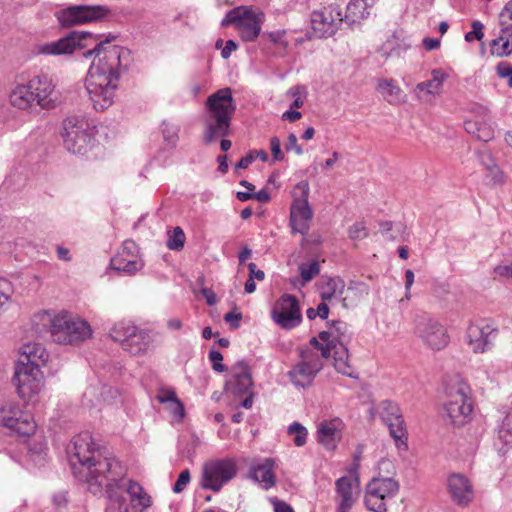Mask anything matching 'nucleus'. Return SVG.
I'll list each match as a JSON object with an SVG mask.
<instances>
[{"mask_svg": "<svg viewBox=\"0 0 512 512\" xmlns=\"http://www.w3.org/2000/svg\"><path fill=\"white\" fill-rule=\"evenodd\" d=\"M271 317L283 329L290 330L302 322L299 302L294 295L284 294L275 303Z\"/></svg>", "mask_w": 512, "mask_h": 512, "instance_id": "obj_19", "label": "nucleus"}, {"mask_svg": "<svg viewBox=\"0 0 512 512\" xmlns=\"http://www.w3.org/2000/svg\"><path fill=\"white\" fill-rule=\"evenodd\" d=\"M235 111L236 103L231 88L219 89L208 96L202 133L205 145L231 135V121Z\"/></svg>", "mask_w": 512, "mask_h": 512, "instance_id": "obj_3", "label": "nucleus"}, {"mask_svg": "<svg viewBox=\"0 0 512 512\" xmlns=\"http://www.w3.org/2000/svg\"><path fill=\"white\" fill-rule=\"evenodd\" d=\"M348 236L351 240H362L368 236V229L364 222L354 223L348 230Z\"/></svg>", "mask_w": 512, "mask_h": 512, "instance_id": "obj_47", "label": "nucleus"}, {"mask_svg": "<svg viewBox=\"0 0 512 512\" xmlns=\"http://www.w3.org/2000/svg\"><path fill=\"white\" fill-rule=\"evenodd\" d=\"M498 335L493 322L481 319L471 323L466 331V342L474 353H484L491 349Z\"/></svg>", "mask_w": 512, "mask_h": 512, "instance_id": "obj_18", "label": "nucleus"}, {"mask_svg": "<svg viewBox=\"0 0 512 512\" xmlns=\"http://www.w3.org/2000/svg\"><path fill=\"white\" fill-rule=\"evenodd\" d=\"M191 475L189 469L183 470L176 480L175 484L173 485V492L174 493H181L186 486L190 483Z\"/></svg>", "mask_w": 512, "mask_h": 512, "instance_id": "obj_51", "label": "nucleus"}, {"mask_svg": "<svg viewBox=\"0 0 512 512\" xmlns=\"http://www.w3.org/2000/svg\"><path fill=\"white\" fill-rule=\"evenodd\" d=\"M414 333L432 350H442L450 341L447 329L427 314L419 315L415 319Z\"/></svg>", "mask_w": 512, "mask_h": 512, "instance_id": "obj_13", "label": "nucleus"}, {"mask_svg": "<svg viewBox=\"0 0 512 512\" xmlns=\"http://www.w3.org/2000/svg\"><path fill=\"white\" fill-rule=\"evenodd\" d=\"M243 18L238 24V32L245 42H253L261 32V26L264 21V14L249 9L243 10Z\"/></svg>", "mask_w": 512, "mask_h": 512, "instance_id": "obj_28", "label": "nucleus"}, {"mask_svg": "<svg viewBox=\"0 0 512 512\" xmlns=\"http://www.w3.org/2000/svg\"><path fill=\"white\" fill-rule=\"evenodd\" d=\"M164 128L162 130L164 140L167 142L168 145L171 147H175L178 141V132L179 128L177 126L163 124Z\"/></svg>", "mask_w": 512, "mask_h": 512, "instance_id": "obj_48", "label": "nucleus"}, {"mask_svg": "<svg viewBox=\"0 0 512 512\" xmlns=\"http://www.w3.org/2000/svg\"><path fill=\"white\" fill-rule=\"evenodd\" d=\"M48 354L45 348L38 343H27L22 347V354L18 362H27L31 364L45 363L47 361Z\"/></svg>", "mask_w": 512, "mask_h": 512, "instance_id": "obj_33", "label": "nucleus"}, {"mask_svg": "<svg viewBox=\"0 0 512 512\" xmlns=\"http://www.w3.org/2000/svg\"><path fill=\"white\" fill-rule=\"evenodd\" d=\"M432 78L417 84L416 89L425 91L427 94L434 95L439 92L443 82L448 78V74L442 69H433L431 72Z\"/></svg>", "mask_w": 512, "mask_h": 512, "instance_id": "obj_35", "label": "nucleus"}, {"mask_svg": "<svg viewBox=\"0 0 512 512\" xmlns=\"http://www.w3.org/2000/svg\"><path fill=\"white\" fill-rule=\"evenodd\" d=\"M299 270L303 281L307 283L320 273V265L318 261L313 260L308 263H303L299 267Z\"/></svg>", "mask_w": 512, "mask_h": 512, "instance_id": "obj_43", "label": "nucleus"}, {"mask_svg": "<svg viewBox=\"0 0 512 512\" xmlns=\"http://www.w3.org/2000/svg\"><path fill=\"white\" fill-rule=\"evenodd\" d=\"M36 325L48 328L52 340L59 344H79L92 335L89 323L66 312L52 315L43 311L34 317Z\"/></svg>", "mask_w": 512, "mask_h": 512, "instance_id": "obj_5", "label": "nucleus"}, {"mask_svg": "<svg viewBox=\"0 0 512 512\" xmlns=\"http://www.w3.org/2000/svg\"><path fill=\"white\" fill-rule=\"evenodd\" d=\"M242 318L241 313L228 312L224 316V320L230 324L232 329H237L240 326L239 321Z\"/></svg>", "mask_w": 512, "mask_h": 512, "instance_id": "obj_63", "label": "nucleus"}, {"mask_svg": "<svg viewBox=\"0 0 512 512\" xmlns=\"http://www.w3.org/2000/svg\"><path fill=\"white\" fill-rule=\"evenodd\" d=\"M298 352L301 360L288 372V377L296 387L306 388L313 383L323 363L320 356L309 347L299 348Z\"/></svg>", "mask_w": 512, "mask_h": 512, "instance_id": "obj_12", "label": "nucleus"}, {"mask_svg": "<svg viewBox=\"0 0 512 512\" xmlns=\"http://www.w3.org/2000/svg\"><path fill=\"white\" fill-rule=\"evenodd\" d=\"M345 283L341 279L330 278L326 283V289L321 293L322 301H331L332 298H338L346 306V298L343 296Z\"/></svg>", "mask_w": 512, "mask_h": 512, "instance_id": "obj_36", "label": "nucleus"}, {"mask_svg": "<svg viewBox=\"0 0 512 512\" xmlns=\"http://www.w3.org/2000/svg\"><path fill=\"white\" fill-rule=\"evenodd\" d=\"M264 36H266L269 39V41H271L274 44L280 45L282 47H286L288 45V42L284 39V36H285L284 30L266 32V33H264Z\"/></svg>", "mask_w": 512, "mask_h": 512, "instance_id": "obj_56", "label": "nucleus"}, {"mask_svg": "<svg viewBox=\"0 0 512 512\" xmlns=\"http://www.w3.org/2000/svg\"><path fill=\"white\" fill-rule=\"evenodd\" d=\"M110 336L113 340L120 342L122 348L131 355L145 353L152 342L147 331L126 321L116 323L110 331Z\"/></svg>", "mask_w": 512, "mask_h": 512, "instance_id": "obj_11", "label": "nucleus"}, {"mask_svg": "<svg viewBox=\"0 0 512 512\" xmlns=\"http://www.w3.org/2000/svg\"><path fill=\"white\" fill-rule=\"evenodd\" d=\"M286 151L294 150L297 155L303 154L302 147L298 144V140L295 134L291 133L288 135L287 143L285 146Z\"/></svg>", "mask_w": 512, "mask_h": 512, "instance_id": "obj_59", "label": "nucleus"}, {"mask_svg": "<svg viewBox=\"0 0 512 512\" xmlns=\"http://www.w3.org/2000/svg\"><path fill=\"white\" fill-rule=\"evenodd\" d=\"M13 292L12 283L5 278H0V309L10 301Z\"/></svg>", "mask_w": 512, "mask_h": 512, "instance_id": "obj_46", "label": "nucleus"}, {"mask_svg": "<svg viewBox=\"0 0 512 512\" xmlns=\"http://www.w3.org/2000/svg\"><path fill=\"white\" fill-rule=\"evenodd\" d=\"M400 489L399 482L392 477H374L365 487L364 505L372 512H387L388 502Z\"/></svg>", "mask_w": 512, "mask_h": 512, "instance_id": "obj_10", "label": "nucleus"}, {"mask_svg": "<svg viewBox=\"0 0 512 512\" xmlns=\"http://www.w3.org/2000/svg\"><path fill=\"white\" fill-rule=\"evenodd\" d=\"M498 440L504 445L512 444V413H508L498 429Z\"/></svg>", "mask_w": 512, "mask_h": 512, "instance_id": "obj_38", "label": "nucleus"}, {"mask_svg": "<svg viewBox=\"0 0 512 512\" xmlns=\"http://www.w3.org/2000/svg\"><path fill=\"white\" fill-rule=\"evenodd\" d=\"M345 21L338 5H329L311 15V26L314 34L319 38L333 36Z\"/></svg>", "mask_w": 512, "mask_h": 512, "instance_id": "obj_20", "label": "nucleus"}, {"mask_svg": "<svg viewBox=\"0 0 512 512\" xmlns=\"http://www.w3.org/2000/svg\"><path fill=\"white\" fill-rule=\"evenodd\" d=\"M378 0H351L346 8L344 20L349 24L359 23L370 15V9Z\"/></svg>", "mask_w": 512, "mask_h": 512, "instance_id": "obj_29", "label": "nucleus"}, {"mask_svg": "<svg viewBox=\"0 0 512 512\" xmlns=\"http://www.w3.org/2000/svg\"><path fill=\"white\" fill-rule=\"evenodd\" d=\"M492 53L504 57L512 53V36L500 34L499 37L491 41Z\"/></svg>", "mask_w": 512, "mask_h": 512, "instance_id": "obj_37", "label": "nucleus"}, {"mask_svg": "<svg viewBox=\"0 0 512 512\" xmlns=\"http://www.w3.org/2000/svg\"><path fill=\"white\" fill-rule=\"evenodd\" d=\"M108 482H110V485H103L96 492L98 493L102 491L103 488H106V492L108 493L106 512H141V507H136L135 504L129 503L124 494L115 489L124 487L123 476L119 477L117 480H109Z\"/></svg>", "mask_w": 512, "mask_h": 512, "instance_id": "obj_25", "label": "nucleus"}, {"mask_svg": "<svg viewBox=\"0 0 512 512\" xmlns=\"http://www.w3.org/2000/svg\"><path fill=\"white\" fill-rule=\"evenodd\" d=\"M464 129L480 141L488 142L494 138V128L491 124L489 111L480 108L474 119L464 122Z\"/></svg>", "mask_w": 512, "mask_h": 512, "instance_id": "obj_26", "label": "nucleus"}, {"mask_svg": "<svg viewBox=\"0 0 512 512\" xmlns=\"http://www.w3.org/2000/svg\"><path fill=\"white\" fill-rule=\"evenodd\" d=\"M95 135V126L83 116L73 115L63 121L64 146L73 154H86L93 146Z\"/></svg>", "mask_w": 512, "mask_h": 512, "instance_id": "obj_6", "label": "nucleus"}, {"mask_svg": "<svg viewBox=\"0 0 512 512\" xmlns=\"http://www.w3.org/2000/svg\"><path fill=\"white\" fill-rule=\"evenodd\" d=\"M403 225L401 223L394 224L391 221H384L380 223V232L388 240L398 239L399 234L403 231Z\"/></svg>", "mask_w": 512, "mask_h": 512, "instance_id": "obj_41", "label": "nucleus"}, {"mask_svg": "<svg viewBox=\"0 0 512 512\" xmlns=\"http://www.w3.org/2000/svg\"><path fill=\"white\" fill-rule=\"evenodd\" d=\"M501 33L512 36V0H510L499 14Z\"/></svg>", "mask_w": 512, "mask_h": 512, "instance_id": "obj_39", "label": "nucleus"}, {"mask_svg": "<svg viewBox=\"0 0 512 512\" xmlns=\"http://www.w3.org/2000/svg\"><path fill=\"white\" fill-rule=\"evenodd\" d=\"M289 93H291L292 96L295 98L294 101L292 102L290 108L291 109L301 108L304 105V98L302 97V95L305 94L304 87H301V86L292 87L289 90Z\"/></svg>", "mask_w": 512, "mask_h": 512, "instance_id": "obj_53", "label": "nucleus"}, {"mask_svg": "<svg viewBox=\"0 0 512 512\" xmlns=\"http://www.w3.org/2000/svg\"><path fill=\"white\" fill-rule=\"evenodd\" d=\"M253 151H250L247 155L242 157L235 165V169H246L254 161Z\"/></svg>", "mask_w": 512, "mask_h": 512, "instance_id": "obj_64", "label": "nucleus"}, {"mask_svg": "<svg viewBox=\"0 0 512 512\" xmlns=\"http://www.w3.org/2000/svg\"><path fill=\"white\" fill-rule=\"evenodd\" d=\"M288 434L294 436L293 442L296 446L301 447L306 444L307 440V429L299 422H293L288 427Z\"/></svg>", "mask_w": 512, "mask_h": 512, "instance_id": "obj_40", "label": "nucleus"}, {"mask_svg": "<svg viewBox=\"0 0 512 512\" xmlns=\"http://www.w3.org/2000/svg\"><path fill=\"white\" fill-rule=\"evenodd\" d=\"M0 426L20 436H31L36 430L33 415L23 411L17 404L8 403L0 407Z\"/></svg>", "mask_w": 512, "mask_h": 512, "instance_id": "obj_16", "label": "nucleus"}, {"mask_svg": "<svg viewBox=\"0 0 512 512\" xmlns=\"http://www.w3.org/2000/svg\"><path fill=\"white\" fill-rule=\"evenodd\" d=\"M471 26L472 31L465 34V40L467 42H471L474 39L481 40L484 37L483 24L480 21L475 20L472 22Z\"/></svg>", "mask_w": 512, "mask_h": 512, "instance_id": "obj_52", "label": "nucleus"}, {"mask_svg": "<svg viewBox=\"0 0 512 512\" xmlns=\"http://www.w3.org/2000/svg\"><path fill=\"white\" fill-rule=\"evenodd\" d=\"M486 178L492 186H502L506 182V175L497 164L486 169Z\"/></svg>", "mask_w": 512, "mask_h": 512, "instance_id": "obj_44", "label": "nucleus"}, {"mask_svg": "<svg viewBox=\"0 0 512 512\" xmlns=\"http://www.w3.org/2000/svg\"><path fill=\"white\" fill-rule=\"evenodd\" d=\"M72 457L81 465L80 474L85 478L92 493L103 485H110L109 480H117L125 473V467L114 457L101 458L95 452V443L89 432H83L74 437L69 448Z\"/></svg>", "mask_w": 512, "mask_h": 512, "instance_id": "obj_2", "label": "nucleus"}, {"mask_svg": "<svg viewBox=\"0 0 512 512\" xmlns=\"http://www.w3.org/2000/svg\"><path fill=\"white\" fill-rule=\"evenodd\" d=\"M167 409L179 420L185 415L184 406L179 399H172L171 404H167Z\"/></svg>", "mask_w": 512, "mask_h": 512, "instance_id": "obj_57", "label": "nucleus"}, {"mask_svg": "<svg viewBox=\"0 0 512 512\" xmlns=\"http://www.w3.org/2000/svg\"><path fill=\"white\" fill-rule=\"evenodd\" d=\"M248 9L247 7H237L227 12L226 16L222 20V26H227L230 24H234L236 29L238 28V24L241 22L243 16V10Z\"/></svg>", "mask_w": 512, "mask_h": 512, "instance_id": "obj_45", "label": "nucleus"}, {"mask_svg": "<svg viewBox=\"0 0 512 512\" xmlns=\"http://www.w3.org/2000/svg\"><path fill=\"white\" fill-rule=\"evenodd\" d=\"M185 234L181 227H175L167 240V247L170 250H181L185 244Z\"/></svg>", "mask_w": 512, "mask_h": 512, "instance_id": "obj_42", "label": "nucleus"}, {"mask_svg": "<svg viewBox=\"0 0 512 512\" xmlns=\"http://www.w3.org/2000/svg\"><path fill=\"white\" fill-rule=\"evenodd\" d=\"M118 253H125L126 256H138V248L134 241L128 240L123 243L121 251Z\"/></svg>", "mask_w": 512, "mask_h": 512, "instance_id": "obj_60", "label": "nucleus"}, {"mask_svg": "<svg viewBox=\"0 0 512 512\" xmlns=\"http://www.w3.org/2000/svg\"><path fill=\"white\" fill-rule=\"evenodd\" d=\"M111 10L105 5H73L57 13L64 27L100 21L109 16Z\"/></svg>", "mask_w": 512, "mask_h": 512, "instance_id": "obj_14", "label": "nucleus"}, {"mask_svg": "<svg viewBox=\"0 0 512 512\" xmlns=\"http://www.w3.org/2000/svg\"><path fill=\"white\" fill-rule=\"evenodd\" d=\"M358 466L359 465L355 463L349 470L350 473L354 474L353 478L342 476L335 481L337 498L336 512H350L359 497L360 485L357 475Z\"/></svg>", "mask_w": 512, "mask_h": 512, "instance_id": "obj_21", "label": "nucleus"}, {"mask_svg": "<svg viewBox=\"0 0 512 512\" xmlns=\"http://www.w3.org/2000/svg\"><path fill=\"white\" fill-rule=\"evenodd\" d=\"M380 417L388 426L390 435L395 440L398 448H407V429L399 406L389 400L382 401L379 405Z\"/></svg>", "mask_w": 512, "mask_h": 512, "instance_id": "obj_22", "label": "nucleus"}, {"mask_svg": "<svg viewBox=\"0 0 512 512\" xmlns=\"http://www.w3.org/2000/svg\"><path fill=\"white\" fill-rule=\"evenodd\" d=\"M340 422L335 419L332 421H323L318 427V440L328 449L336 447V441L340 439L341 432L338 429Z\"/></svg>", "mask_w": 512, "mask_h": 512, "instance_id": "obj_31", "label": "nucleus"}, {"mask_svg": "<svg viewBox=\"0 0 512 512\" xmlns=\"http://www.w3.org/2000/svg\"><path fill=\"white\" fill-rule=\"evenodd\" d=\"M100 35L88 31H72L57 41L46 43L38 47V52L44 55H69L75 50H82L94 44L92 49L83 53L85 58L99 56L103 51V57L98 64H92L85 79V87L97 111L108 109L114 102L118 88L120 70L126 69L129 64V50L112 46L104 50V44L110 43L116 37L111 36L104 41H98Z\"/></svg>", "mask_w": 512, "mask_h": 512, "instance_id": "obj_1", "label": "nucleus"}, {"mask_svg": "<svg viewBox=\"0 0 512 512\" xmlns=\"http://www.w3.org/2000/svg\"><path fill=\"white\" fill-rule=\"evenodd\" d=\"M251 368L244 360L236 362L231 366L225 382V389L234 395L250 393L253 387Z\"/></svg>", "mask_w": 512, "mask_h": 512, "instance_id": "obj_23", "label": "nucleus"}, {"mask_svg": "<svg viewBox=\"0 0 512 512\" xmlns=\"http://www.w3.org/2000/svg\"><path fill=\"white\" fill-rule=\"evenodd\" d=\"M448 400L444 404L447 418L454 426L464 425L471 416L473 404L469 397L470 387L460 379H456L446 387Z\"/></svg>", "mask_w": 512, "mask_h": 512, "instance_id": "obj_8", "label": "nucleus"}, {"mask_svg": "<svg viewBox=\"0 0 512 512\" xmlns=\"http://www.w3.org/2000/svg\"><path fill=\"white\" fill-rule=\"evenodd\" d=\"M208 357H209V360L212 363V368H213L214 371L219 372V373L227 371L226 365H224L222 363L223 355L219 351L211 350L209 352Z\"/></svg>", "mask_w": 512, "mask_h": 512, "instance_id": "obj_50", "label": "nucleus"}, {"mask_svg": "<svg viewBox=\"0 0 512 512\" xmlns=\"http://www.w3.org/2000/svg\"><path fill=\"white\" fill-rule=\"evenodd\" d=\"M124 474H126V472ZM124 476L125 475H123V477ZM123 483L125 484L124 487L115 489L122 493L125 491L130 496L129 503L135 504L136 507H141V512L151 505L150 497L143 491L139 483L133 480L125 481L124 478Z\"/></svg>", "mask_w": 512, "mask_h": 512, "instance_id": "obj_30", "label": "nucleus"}, {"mask_svg": "<svg viewBox=\"0 0 512 512\" xmlns=\"http://www.w3.org/2000/svg\"><path fill=\"white\" fill-rule=\"evenodd\" d=\"M296 189L301 190V197L295 198L290 208V226L293 233L307 235L309 232V222L313 217V211L308 202L309 184L307 181H301L296 185Z\"/></svg>", "mask_w": 512, "mask_h": 512, "instance_id": "obj_17", "label": "nucleus"}, {"mask_svg": "<svg viewBox=\"0 0 512 512\" xmlns=\"http://www.w3.org/2000/svg\"><path fill=\"white\" fill-rule=\"evenodd\" d=\"M53 503L59 512H62L68 503L66 493L59 492L53 496Z\"/></svg>", "mask_w": 512, "mask_h": 512, "instance_id": "obj_61", "label": "nucleus"}, {"mask_svg": "<svg viewBox=\"0 0 512 512\" xmlns=\"http://www.w3.org/2000/svg\"><path fill=\"white\" fill-rule=\"evenodd\" d=\"M496 71L500 78H508V85L512 87V65L507 62H500L496 66Z\"/></svg>", "mask_w": 512, "mask_h": 512, "instance_id": "obj_54", "label": "nucleus"}, {"mask_svg": "<svg viewBox=\"0 0 512 512\" xmlns=\"http://www.w3.org/2000/svg\"><path fill=\"white\" fill-rule=\"evenodd\" d=\"M13 383L18 395L23 399H30L38 394L43 385V376L38 364L18 362L15 367Z\"/></svg>", "mask_w": 512, "mask_h": 512, "instance_id": "obj_15", "label": "nucleus"}, {"mask_svg": "<svg viewBox=\"0 0 512 512\" xmlns=\"http://www.w3.org/2000/svg\"><path fill=\"white\" fill-rule=\"evenodd\" d=\"M275 460L272 458L254 459L249 468V477L268 490L276 483Z\"/></svg>", "mask_w": 512, "mask_h": 512, "instance_id": "obj_27", "label": "nucleus"}, {"mask_svg": "<svg viewBox=\"0 0 512 512\" xmlns=\"http://www.w3.org/2000/svg\"><path fill=\"white\" fill-rule=\"evenodd\" d=\"M328 329L321 331L318 338L322 342L332 344L334 349V367L335 369L348 377H355L353 375L351 366L348 364V348L346 341L350 338L348 324L342 320H333L327 322Z\"/></svg>", "mask_w": 512, "mask_h": 512, "instance_id": "obj_7", "label": "nucleus"}, {"mask_svg": "<svg viewBox=\"0 0 512 512\" xmlns=\"http://www.w3.org/2000/svg\"><path fill=\"white\" fill-rule=\"evenodd\" d=\"M309 342L314 348H316L317 350H319L321 352L322 358L327 359L331 355L334 356V349H333L332 344H330L328 342L322 343V342L318 341V339L316 337H312Z\"/></svg>", "mask_w": 512, "mask_h": 512, "instance_id": "obj_49", "label": "nucleus"}, {"mask_svg": "<svg viewBox=\"0 0 512 512\" xmlns=\"http://www.w3.org/2000/svg\"><path fill=\"white\" fill-rule=\"evenodd\" d=\"M144 264L138 256L129 257L125 253H118L111 259V268L129 275L135 274L143 268Z\"/></svg>", "mask_w": 512, "mask_h": 512, "instance_id": "obj_32", "label": "nucleus"}, {"mask_svg": "<svg viewBox=\"0 0 512 512\" xmlns=\"http://www.w3.org/2000/svg\"><path fill=\"white\" fill-rule=\"evenodd\" d=\"M55 85L47 74H38L26 83L16 84L9 92V104L18 110L34 112L55 107Z\"/></svg>", "mask_w": 512, "mask_h": 512, "instance_id": "obj_4", "label": "nucleus"}, {"mask_svg": "<svg viewBox=\"0 0 512 512\" xmlns=\"http://www.w3.org/2000/svg\"><path fill=\"white\" fill-rule=\"evenodd\" d=\"M447 491L451 500L461 507H467L475 497L470 480L460 473H453L448 476Z\"/></svg>", "mask_w": 512, "mask_h": 512, "instance_id": "obj_24", "label": "nucleus"}, {"mask_svg": "<svg viewBox=\"0 0 512 512\" xmlns=\"http://www.w3.org/2000/svg\"><path fill=\"white\" fill-rule=\"evenodd\" d=\"M270 150L274 161L284 160V154L281 150L280 139L276 136L270 139Z\"/></svg>", "mask_w": 512, "mask_h": 512, "instance_id": "obj_55", "label": "nucleus"}, {"mask_svg": "<svg viewBox=\"0 0 512 512\" xmlns=\"http://www.w3.org/2000/svg\"><path fill=\"white\" fill-rule=\"evenodd\" d=\"M200 293L202 294V296L205 298L206 300V303L209 305V306H213L217 303L218 299H217V296L216 294L213 292L212 289L210 288H207V287H201L200 289Z\"/></svg>", "mask_w": 512, "mask_h": 512, "instance_id": "obj_62", "label": "nucleus"}, {"mask_svg": "<svg viewBox=\"0 0 512 512\" xmlns=\"http://www.w3.org/2000/svg\"><path fill=\"white\" fill-rule=\"evenodd\" d=\"M237 472V462L232 457L208 460L203 464L201 487L217 493L236 477Z\"/></svg>", "mask_w": 512, "mask_h": 512, "instance_id": "obj_9", "label": "nucleus"}, {"mask_svg": "<svg viewBox=\"0 0 512 512\" xmlns=\"http://www.w3.org/2000/svg\"><path fill=\"white\" fill-rule=\"evenodd\" d=\"M376 90L390 104H397L401 100L402 90L393 79L378 80Z\"/></svg>", "mask_w": 512, "mask_h": 512, "instance_id": "obj_34", "label": "nucleus"}, {"mask_svg": "<svg viewBox=\"0 0 512 512\" xmlns=\"http://www.w3.org/2000/svg\"><path fill=\"white\" fill-rule=\"evenodd\" d=\"M477 156H478V159H479L481 165L485 169H488L491 166H494L495 164H497L494 157L491 155V153H489L487 151H478Z\"/></svg>", "mask_w": 512, "mask_h": 512, "instance_id": "obj_58", "label": "nucleus"}]
</instances>
